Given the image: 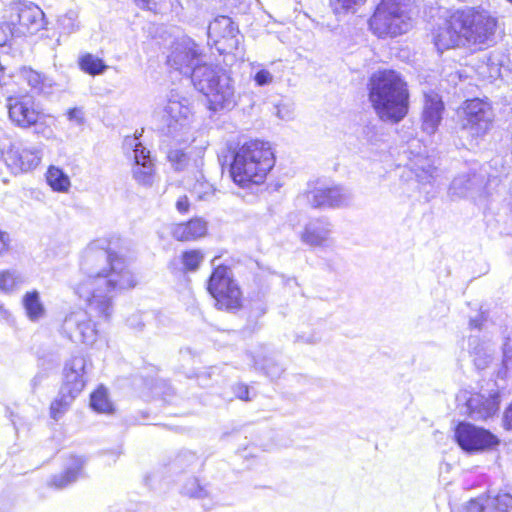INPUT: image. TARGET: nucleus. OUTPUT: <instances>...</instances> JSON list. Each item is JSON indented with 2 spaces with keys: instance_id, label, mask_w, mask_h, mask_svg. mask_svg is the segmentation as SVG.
<instances>
[{
  "instance_id": "6",
  "label": "nucleus",
  "mask_w": 512,
  "mask_h": 512,
  "mask_svg": "<svg viewBox=\"0 0 512 512\" xmlns=\"http://www.w3.org/2000/svg\"><path fill=\"white\" fill-rule=\"evenodd\" d=\"M87 359L84 356H73L65 363L63 383L58 397L50 406V414L58 420L68 410L73 400L81 393L86 384Z\"/></svg>"
},
{
  "instance_id": "8",
  "label": "nucleus",
  "mask_w": 512,
  "mask_h": 512,
  "mask_svg": "<svg viewBox=\"0 0 512 512\" xmlns=\"http://www.w3.org/2000/svg\"><path fill=\"white\" fill-rule=\"evenodd\" d=\"M209 293L214 298L218 309L227 311L238 310L242 305V293L233 280L231 269L225 265L214 268L209 280Z\"/></svg>"
},
{
  "instance_id": "48",
  "label": "nucleus",
  "mask_w": 512,
  "mask_h": 512,
  "mask_svg": "<svg viewBox=\"0 0 512 512\" xmlns=\"http://www.w3.org/2000/svg\"><path fill=\"white\" fill-rule=\"evenodd\" d=\"M233 391H234V393H235L237 398H239L241 400H245V401L250 400V398H249V388H248L247 385L242 384V383L236 384L233 387Z\"/></svg>"
},
{
  "instance_id": "12",
  "label": "nucleus",
  "mask_w": 512,
  "mask_h": 512,
  "mask_svg": "<svg viewBox=\"0 0 512 512\" xmlns=\"http://www.w3.org/2000/svg\"><path fill=\"white\" fill-rule=\"evenodd\" d=\"M455 440L459 447L467 453L491 450L500 444L499 438L489 430L468 422H460L456 426Z\"/></svg>"
},
{
  "instance_id": "21",
  "label": "nucleus",
  "mask_w": 512,
  "mask_h": 512,
  "mask_svg": "<svg viewBox=\"0 0 512 512\" xmlns=\"http://www.w3.org/2000/svg\"><path fill=\"white\" fill-rule=\"evenodd\" d=\"M454 19V12H452L432 30V42L439 53H443L448 49L466 46L465 40L460 33V26L454 24Z\"/></svg>"
},
{
  "instance_id": "57",
  "label": "nucleus",
  "mask_w": 512,
  "mask_h": 512,
  "mask_svg": "<svg viewBox=\"0 0 512 512\" xmlns=\"http://www.w3.org/2000/svg\"><path fill=\"white\" fill-rule=\"evenodd\" d=\"M137 319H138V315H134L128 319V323L130 326L140 329V328H142L143 324L141 322H139Z\"/></svg>"
},
{
  "instance_id": "43",
  "label": "nucleus",
  "mask_w": 512,
  "mask_h": 512,
  "mask_svg": "<svg viewBox=\"0 0 512 512\" xmlns=\"http://www.w3.org/2000/svg\"><path fill=\"white\" fill-rule=\"evenodd\" d=\"M67 118L70 122H74L76 125L81 126L84 124V113L79 107L71 108L67 111Z\"/></svg>"
},
{
  "instance_id": "34",
  "label": "nucleus",
  "mask_w": 512,
  "mask_h": 512,
  "mask_svg": "<svg viewBox=\"0 0 512 512\" xmlns=\"http://www.w3.org/2000/svg\"><path fill=\"white\" fill-rule=\"evenodd\" d=\"M23 283V276L16 270L0 272V291L3 293H11L17 290Z\"/></svg>"
},
{
  "instance_id": "31",
  "label": "nucleus",
  "mask_w": 512,
  "mask_h": 512,
  "mask_svg": "<svg viewBox=\"0 0 512 512\" xmlns=\"http://www.w3.org/2000/svg\"><path fill=\"white\" fill-rule=\"evenodd\" d=\"M48 185L57 192H68L71 182L68 175L56 166H50L46 173Z\"/></svg>"
},
{
  "instance_id": "7",
  "label": "nucleus",
  "mask_w": 512,
  "mask_h": 512,
  "mask_svg": "<svg viewBox=\"0 0 512 512\" xmlns=\"http://www.w3.org/2000/svg\"><path fill=\"white\" fill-rule=\"evenodd\" d=\"M370 29L380 38L395 37L411 27L404 0H381L369 20Z\"/></svg>"
},
{
  "instance_id": "27",
  "label": "nucleus",
  "mask_w": 512,
  "mask_h": 512,
  "mask_svg": "<svg viewBox=\"0 0 512 512\" xmlns=\"http://www.w3.org/2000/svg\"><path fill=\"white\" fill-rule=\"evenodd\" d=\"M468 347L477 369L483 370L492 362L495 348L490 341L472 335L468 339Z\"/></svg>"
},
{
  "instance_id": "39",
  "label": "nucleus",
  "mask_w": 512,
  "mask_h": 512,
  "mask_svg": "<svg viewBox=\"0 0 512 512\" xmlns=\"http://www.w3.org/2000/svg\"><path fill=\"white\" fill-rule=\"evenodd\" d=\"M502 368L499 369L497 376L505 378L507 370L512 366V340L507 337L503 344Z\"/></svg>"
},
{
  "instance_id": "38",
  "label": "nucleus",
  "mask_w": 512,
  "mask_h": 512,
  "mask_svg": "<svg viewBox=\"0 0 512 512\" xmlns=\"http://www.w3.org/2000/svg\"><path fill=\"white\" fill-rule=\"evenodd\" d=\"M59 28L65 34H71L79 29L78 13L74 10H69L58 19Z\"/></svg>"
},
{
  "instance_id": "13",
  "label": "nucleus",
  "mask_w": 512,
  "mask_h": 512,
  "mask_svg": "<svg viewBox=\"0 0 512 512\" xmlns=\"http://www.w3.org/2000/svg\"><path fill=\"white\" fill-rule=\"evenodd\" d=\"M6 107L9 120L22 129L36 126L44 117L40 105L33 96L28 94L9 96Z\"/></svg>"
},
{
  "instance_id": "60",
  "label": "nucleus",
  "mask_w": 512,
  "mask_h": 512,
  "mask_svg": "<svg viewBox=\"0 0 512 512\" xmlns=\"http://www.w3.org/2000/svg\"><path fill=\"white\" fill-rule=\"evenodd\" d=\"M189 457L193 458V459L195 458V456L193 454H189Z\"/></svg>"
},
{
  "instance_id": "35",
  "label": "nucleus",
  "mask_w": 512,
  "mask_h": 512,
  "mask_svg": "<svg viewBox=\"0 0 512 512\" xmlns=\"http://www.w3.org/2000/svg\"><path fill=\"white\" fill-rule=\"evenodd\" d=\"M180 493L194 499H204L209 496L207 487L205 485H201L196 477L188 478L182 485Z\"/></svg>"
},
{
  "instance_id": "19",
  "label": "nucleus",
  "mask_w": 512,
  "mask_h": 512,
  "mask_svg": "<svg viewBox=\"0 0 512 512\" xmlns=\"http://www.w3.org/2000/svg\"><path fill=\"white\" fill-rule=\"evenodd\" d=\"M313 208H343L352 202L351 192L342 186L315 187L306 193Z\"/></svg>"
},
{
  "instance_id": "44",
  "label": "nucleus",
  "mask_w": 512,
  "mask_h": 512,
  "mask_svg": "<svg viewBox=\"0 0 512 512\" xmlns=\"http://www.w3.org/2000/svg\"><path fill=\"white\" fill-rule=\"evenodd\" d=\"M194 191L198 194L199 199H208L210 195L214 193V189L211 184L202 182L194 187Z\"/></svg>"
},
{
  "instance_id": "40",
  "label": "nucleus",
  "mask_w": 512,
  "mask_h": 512,
  "mask_svg": "<svg viewBox=\"0 0 512 512\" xmlns=\"http://www.w3.org/2000/svg\"><path fill=\"white\" fill-rule=\"evenodd\" d=\"M168 159L173 164L176 170H182L188 163L187 154L181 149H171L168 152Z\"/></svg>"
},
{
  "instance_id": "11",
  "label": "nucleus",
  "mask_w": 512,
  "mask_h": 512,
  "mask_svg": "<svg viewBox=\"0 0 512 512\" xmlns=\"http://www.w3.org/2000/svg\"><path fill=\"white\" fill-rule=\"evenodd\" d=\"M192 118L189 100L186 98L176 99L172 95L168 100L162 114V134L174 139L176 142H186L190 132Z\"/></svg>"
},
{
  "instance_id": "25",
  "label": "nucleus",
  "mask_w": 512,
  "mask_h": 512,
  "mask_svg": "<svg viewBox=\"0 0 512 512\" xmlns=\"http://www.w3.org/2000/svg\"><path fill=\"white\" fill-rule=\"evenodd\" d=\"M444 103L441 97L435 93L424 94V106L422 112V129L427 134H434L442 120Z\"/></svg>"
},
{
  "instance_id": "14",
  "label": "nucleus",
  "mask_w": 512,
  "mask_h": 512,
  "mask_svg": "<svg viewBox=\"0 0 512 512\" xmlns=\"http://www.w3.org/2000/svg\"><path fill=\"white\" fill-rule=\"evenodd\" d=\"M492 120L493 112L487 102L478 98L467 100L460 121L461 130L472 137H480L490 129Z\"/></svg>"
},
{
  "instance_id": "49",
  "label": "nucleus",
  "mask_w": 512,
  "mask_h": 512,
  "mask_svg": "<svg viewBox=\"0 0 512 512\" xmlns=\"http://www.w3.org/2000/svg\"><path fill=\"white\" fill-rule=\"evenodd\" d=\"M136 3L140 8L153 12H156L158 8V0H143L136 1Z\"/></svg>"
},
{
  "instance_id": "50",
  "label": "nucleus",
  "mask_w": 512,
  "mask_h": 512,
  "mask_svg": "<svg viewBox=\"0 0 512 512\" xmlns=\"http://www.w3.org/2000/svg\"><path fill=\"white\" fill-rule=\"evenodd\" d=\"M47 378V374L43 371L38 372L31 380V388L35 391L42 382Z\"/></svg>"
},
{
  "instance_id": "52",
  "label": "nucleus",
  "mask_w": 512,
  "mask_h": 512,
  "mask_svg": "<svg viewBox=\"0 0 512 512\" xmlns=\"http://www.w3.org/2000/svg\"><path fill=\"white\" fill-rule=\"evenodd\" d=\"M483 322H484V318H483V314H480L478 315L476 318H471L470 321H469V327L471 329H478V330H481L482 327H483Z\"/></svg>"
},
{
  "instance_id": "22",
  "label": "nucleus",
  "mask_w": 512,
  "mask_h": 512,
  "mask_svg": "<svg viewBox=\"0 0 512 512\" xmlns=\"http://www.w3.org/2000/svg\"><path fill=\"white\" fill-rule=\"evenodd\" d=\"M499 393L497 391L474 393L465 402V413L474 420H486L499 410Z\"/></svg>"
},
{
  "instance_id": "10",
  "label": "nucleus",
  "mask_w": 512,
  "mask_h": 512,
  "mask_svg": "<svg viewBox=\"0 0 512 512\" xmlns=\"http://www.w3.org/2000/svg\"><path fill=\"white\" fill-rule=\"evenodd\" d=\"M109 316H103L96 311H91L87 305V309H78L66 315L62 323L63 333L73 342H80L86 345H93L98 336V322L92 319L97 317L103 320H109Z\"/></svg>"
},
{
  "instance_id": "17",
  "label": "nucleus",
  "mask_w": 512,
  "mask_h": 512,
  "mask_svg": "<svg viewBox=\"0 0 512 512\" xmlns=\"http://www.w3.org/2000/svg\"><path fill=\"white\" fill-rule=\"evenodd\" d=\"M208 43L220 54H231L239 47L241 35L238 26L228 16L216 17L208 26Z\"/></svg>"
},
{
  "instance_id": "56",
  "label": "nucleus",
  "mask_w": 512,
  "mask_h": 512,
  "mask_svg": "<svg viewBox=\"0 0 512 512\" xmlns=\"http://www.w3.org/2000/svg\"><path fill=\"white\" fill-rule=\"evenodd\" d=\"M499 76H501V67L498 64L492 63L491 71H490V77L491 78H497Z\"/></svg>"
},
{
  "instance_id": "9",
  "label": "nucleus",
  "mask_w": 512,
  "mask_h": 512,
  "mask_svg": "<svg viewBox=\"0 0 512 512\" xmlns=\"http://www.w3.org/2000/svg\"><path fill=\"white\" fill-rule=\"evenodd\" d=\"M3 19H8L16 37L35 34L46 25L45 14L40 7L24 0L12 1L5 9Z\"/></svg>"
},
{
  "instance_id": "23",
  "label": "nucleus",
  "mask_w": 512,
  "mask_h": 512,
  "mask_svg": "<svg viewBox=\"0 0 512 512\" xmlns=\"http://www.w3.org/2000/svg\"><path fill=\"white\" fill-rule=\"evenodd\" d=\"M247 357L256 370L263 372L272 380L280 378L285 371L283 364L267 345H259L255 351L248 352Z\"/></svg>"
},
{
  "instance_id": "24",
  "label": "nucleus",
  "mask_w": 512,
  "mask_h": 512,
  "mask_svg": "<svg viewBox=\"0 0 512 512\" xmlns=\"http://www.w3.org/2000/svg\"><path fill=\"white\" fill-rule=\"evenodd\" d=\"M85 462L86 460L82 456L71 455L65 462L63 471L52 475L47 485L55 489H64L72 485L84 476Z\"/></svg>"
},
{
  "instance_id": "32",
  "label": "nucleus",
  "mask_w": 512,
  "mask_h": 512,
  "mask_svg": "<svg viewBox=\"0 0 512 512\" xmlns=\"http://www.w3.org/2000/svg\"><path fill=\"white\" fill-rule=\"evenodd\" d=\"M78 63L82 71L93 76L103 74L108 68L101 58L90 53L82 55Z\"/></svg>"
},
{
  "instance_id": "51",
  "label": "nucleus",
  "mask_w": 512,
  "mask_h": 512,
  "mask_svg": "<svg viewBox=\"0 0 512 512\" xmlns=\"http://www.w3.org/2000/svg\"><path fill=\"white\" fill-rule=\"evenodd\" d=\"M189 205L187 196H181L176 202V208L180 213H186L189 209Z\"/></svg>"
},
{
  "instance_id": "3",
  "label": "nucleus",
  "mask_w": 512,
  "mask_h": 512,
  "mask_svg": "<svg viewBox=\"0 0 512 512\" xmlns=\"http://www.w3.org/2000/svg\"><path fill=\"white\" fill-rule=\"evenodd\" d=\"M274 164L269 143L250 140L235 149L230 174L237 185L246 188L251 184L263 183Z\"/></svg>"
},
{
  "instance_id": "53",
  "label": "nucleus",
  "mask_w": 512,
  "mask_h": 512,
  "mask_svg": "<svg viewBox=\"0 0 512 512\" xmlns=\"http://www.w3.org/2000/svg\"><path fill=\"white\" fill-rule=\"evenodd\" d=\"M503 422L506 429H512V404L505 410Z\"/></svg>"
},
{
  "instance_id": "15",
  "label": "nucleus",
  "mask_w": 512,
  "mask_h": 512,
  "mask_svg": "<svg viewBox=\"0 0 512 512\" xmlns=\"http://www.w3.org/2000/svg\"><path fill=\"white\" fill-rule=\"evenodd\" d=\"M496 179L487 178L486 172H471L455 177L450 185L452 196L470 198L476 203H483L490 195L489 185Z\"/></svg>"
},
{
  "instance_id": "5",
  "label": "nucleus",
  "mask_w": 512,
  "mask_h": 512,
  "mask_svg": "<svg viewBox=\"0 0 512 512\" xmlns=\"http://www.w3.org/2000/svg\"><path fill=\"white\" fill-rule=\"evenodd\" d=\"M454 18L466 46L490 45L493 42L497 21L489 12L475 8L458 9L454 11Z\"/></svg>"
},
{
  "instance_id": "54",
  "label": "nucleus",
  "mask_w": 512,
  "mask_h": 512,
  "mask_svg": "<svg viewBox=\"0 0 512 512\" xmlns=\"http://www.w3.org/2000/svg\"><path fill=\"white\" fill-rule=\"evenodd\" d=\"M9 235L0 230V254L7 250Z\"/></svg>"
},
{
  "instance_id": "1",
  "label": "nucleus",
  "mask_w": 512,
  "mask_h": 512,
  "mask_svg": "<svg viewBox=\"0 0 512 512\" xmlns=\"http://www.w3.org/2000/svg\"><path fill=\"white\" fill-rule=\"evenodd\" d=\"M105 241L92 242L83 252L80 272L72 280L74 293L91 311L109 316L113 297L136 286L133 273L124 258L111 252Z\"/></svg>"
},
{
  "instance_id": "16",
  "label": "nucleus",
  "mask_w": 512,
  "mask_h": 512,
  "mask_svg": "<svg viewBox=\"0 0 512 512\" xmlns=\"http://www.w3.org/2000/svg\"><path fill=\"white\" fill-rule=\"evenodd\" d=\"M168 65L187 76L192 81L194 70L199 66H209L202 63L198 45L190 38H182L175 42L167 57Z\"/></svg>"
},
{
  "instance_id": "36",
  "label": "nucleus",
  "mask_w": 512,
  "mask_h": 512,
  "mask_svg": "<svg viewBox=\"0 0 512 512\" xmlns=\"http://www.w3.org/2000/svg\"><path fill=\"white\" fill-rule=\"evenodd\" d=\"M204 260L201 250L192 249L184 251L181 255L182 272H196Z\"/></svg>"
},
{
  "instance_id": "4",
  "label": "nucleus",
  "mask_w": 512,
  "mask_h": 512,
  "mask_svg": "<svg viewBox=\"0 0 512 512\" xmlns=\"http://www.w3.org/2000/svg\"><path fill=\"white\" fill-rule=\"evenodd\" d=\"M194 87L206 96L213 112L231 111L238 103L235 81L223 69L209 65L197 67L192 75Z\"/></svg>"
},
{
  "instance_id": "46",
  "label": "nucleus",
  "mask_w": 512,
  "mask_h": 512,
  "mask_svg": "<svg viewBox=\"0 0 512 512\" xmlns=\"http://www.w3.org/2000/svg\"><path fill=\"white\" fill-rule=\"evenodd\" d=\"M275 114L281 120H290L293 117V111L289 105L279 104L275 106Z\"/></svg>"
},
{
  "instance_id": "41",
  "label": "nucleus",
  "mask_w": 512,
  "mask_h": 512,
  "mask_svg": "<svg viewBox=\"0 0 512 512\" xmlns=\"http://www.w3.org/2000/svg\"><path fill=\"white\" fill-rule=\"evenodd\" d=\"M12 37H16V32L11 29L8 19L0 22V47L5 46Z\"/></svg>"
},
{
  "instance_id": "42",
  "label": "nucleus",
  "mask_w": 512,
  "mask_h": 512,
  "mask_svg": "<svg viewBox=\"0 0 512 512\" xmlns=\"http://www.w3.org/2000/svg\"><path fill=\"white\" fill-rule=\"evenodd\" d=\"M273 75L266 69L257 71L254 75V81L257 86H266L272 83Z\"/></svg>"
},
{
  "instance_id": "30",
  "label": "nucleus",
  "mask_w": 512,
  "mask_h": 512,
  "mask_svg": "<svg viewBox=\"0 0 512 512\" xmlns=\"http://www.w3.org/2000/svg\"><path fill=\"white\" fill-rule=\"evenodd\" d=\"M22 305L28 319L32 322H37L46 315V309L37 290L26 292L22 298Z\"/></svg>"
},
{
  "instance_id": "20",
  "label": "nucleus",
  "mask_w": 512,
  "mask_h": 512,
  "mask_svg": "<svg viewBox=\"0 0 512 512\" xmlns=\"http://www.w3.org/2000/svg\"><path fill=\"white\" fill-rule=\"evenodd\" d=\"M333 224L327 217L310 219L300 233V240L305 245L316 248H328L333 245Z\"/></svg>"
},
{
  "instance_id": "37",
  "label": "nucleus",
  "mask_w": 512,
  "mask_h": 512,
  "mask_svg": "<svg viewBox=\"0 0 512 512\" xmlns=\"http://www.w3.org/2000/svg\"><path fill=\"white\" fill-rule=\"evenodd\" d=\"M90 405L93 410L99 413H111L113 411V405L108 398L107 390L102 386L91 394Z\"/></svg>"
},
{
  "instance_id": "45",
  "label": "nucleus",
  "mask_w": 512,
  "mask_h": 512,
  "mask_svg": "<svg viewBox=\"0 0 512 512\" xmlns=\"http://www.w3.org/2000/svg\"><path fill=\"white\" fill-rule=\"evenodd\" d=\"M467 512H486V498L472 499L467 503Z\"/></svg>"
},
{
  "instance_id": "2",
  "label": "nucleus",
  "mask_w": 512,
  "mask_h": 512,
  "mask_svg": "<svg viewBox=\"0 0 512 512\" xmlns=\"http://www.w3.org/2000/svg\"><path fill=\"white\" fill-rule=\"evenodd\" d=\"M367 88L368 100L382 122L398 124L407 116L410 94L400 73L379 70L370 76Z\"/></svg>"
},
{
  "instance_id": "58",
  "label": "nucleus",
  "mask_w": 512,
  "mask_h": 512,
  "mask_svg": "<svg viewBox=\"0 0 512 512\" xmlns=\"http://www.w3.org/2000/svg\"><path fill=\"white\" fill-rule=\"evenodd\" d=\"M8 167L6 164V153L0 148V173L3 171V167Z\"/></svg>"
},
{
  "instance_id": "26",
  "label": "nucleus",
  "mask_w": 512,
  "mask_h": 512,
  "mask_svg": "<svg viewBox=\"0 0 512 512\" xmlns=\"http://www.w3.org/2000/svg\"><path fill=\"white\" fill-rule=\"evenodd\" d=\"M41 153L36 148H11L6 152V164L12 172L28 171L39 165Z\"/></svg>"
},
{
  "instance_id": "18",
  "label": "nucleus",
  "mask_w": 512,
  "mask_h": 512,
  "mask_svg": "<svg viewBox=\"0 0 512 512\" xmlns=\"http://www.w3.org/2000/svg\"><path fill=\"white\" fill-rule=\"evenodd\" d=\"M124 148L133 152V179L140 185L151 186L155 177V165L150 151L142 145L137 136L126 137Z\"/></svg>"
},
{
  "instance_id": "28",
  "label": "nucleus",
  "mask_w": 512,
  "mask_h": 512,
  "mask_svg": "<svg viewBox=\"0 0 512 512\" xmlns=\"http://www.w3.org/2000/svg\"><path fill=\"white\" fill-rule=\"evenodd\" d=\"M207 232V224L201 218H194L185 223L173 226L172 236L178 241H191L204 236Z\"/></svg>"
},
{
  "instance_id": "33",
  "label": "nucleus",
  "mask_w": 512,
  "mask_h": 512,
  "mask_svg": "<svg viewBox=\"0 0 512 512\" xmlns=\"http://www.w3.org/2000/svg\"><path fill=\"white\" fill-rule=\"evenodd\" d=\"M512 508V495L509 493H497L486 497V512H509Z\"/></svg>"
},
{
  "instance_id": "55",
  "label": "nucleus",
  "mask_w": 512,
  "mask_h": 512,
  "mask_svg": "<svg viewBox=\"0 0 512 512\" xmlns=\"http://www.w3.org/2000/svg\"><path fill=\"white\" fill-rule=\"evenodd\" d=\"M319 341V338L315 337L314 335L309 337L304 336H297L296 342H303L308 344H315Z\"/></svg>"
},
{
  "instance_id": "59",
  "label": "nucleus",
  "mask_w": 512,
  "mask_h": 512,
  "mask_svg": "<svg viewBox=\"0 0 512 512\" xmlns=\"http://www.w3.org/2000/svg\"><path fill=\"white\" fill-rule=\"evenodd\" d=\"M204 379H205V376H204V375H200V376H198V380H199V382H200L201 384L203 383Z\"/></svg>"
},
{
  "instance_id": "61",
  "label": "nucleus",
  "mask_w": 512,
  "mask_h": 512,
  "mask_svg": "<svg viewBox=\"0 0 512 512\" xmlns=\"http://www.w3.org/2000/svg\"><path fill=\"white\" fill-rule=\"evenodd\" d=\"M508 1L512 3V0H508Z\"/></svg>"
},
{
  "instance_id": "29",
  "label": "nucleus",
  "mask_w": 512,
  "mask_h": 512,
  "mask_svg": "<svg viewBox=\"0 0 512 512\" xmlns=\"http://www.w3.org/2000/svg\"><path fill=\"white\" fill-rule=\"evenodd\" d=\"M19 77L36 94L50 93L51 88L54 84L53 80L49 78L47 75L27 66H23L22 68H20Z\"/></svg>"
},
{
  "instance_id": "47",
  "label": "nucleus",
  "mask_w": 512,
  "mask_h": 512,
  "mask_svg": "<svg viewBox=\"0 0 512 512\" xmlns=\"http://www.w3.org/2000/svg\"><path fill=\"white\" fill-rule=\"evenodd\" d=\"M434 168L428 167L427 170H423L421 174H416L417 181L421 185L425 186L426 184H431L434 176H433Z\"/></svg>"
}]
</instances>
